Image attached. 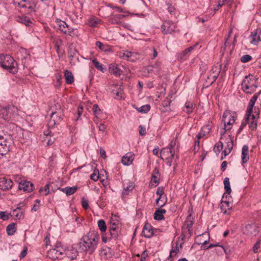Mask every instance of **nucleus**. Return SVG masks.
Returning <instances> with one entry per match:
<instances>
[{
  "instance_id": "f257e3e1",
  "label": "nucleus",
  "mask_w": 261,
  "mask_h": 261,
  "mask_svg": "<svg viewBox=\"0 0 261 261\" xmlns=\"http://www.w3.org/2000/svg\"><path fill=\"white\" fill-rule=\"evenodd\" d=\"M99 234L96 231H90L84 236L79 243L81 251L92 254L97 248Z\"/></svg>"
},
{
  "instance_id": "f03ea898",
  "label": "nucleus",
  "mask_w": 261,
  "mask_h": 261,
  "mask_svg": "<svg viewBox=\"0 0 261 261\" xmlns=\"http://www.w3.org/2000/svg\"><path fill=\"white\" fill-rule=\"evenodd\" d=\"M257 79L249 74L245 76L242 82V90L246 94H252L254 92L257 87Z\"/></svg>"
},
{
  "instance_id": "7ed1b4c3",
  "label": "nucleus",
  "mask_w": 261,
  "mask_h": 261,
  "mask_svg": "<svg viewBox=\"0 0 261 261\" xmlns=\"http://www.w3.org/2000/svg\"><path fill=\"white\" fill-rule=\"evenodd\" d=\"M1 67L12 74L18 71L16 62L9 55L1 54Z\"/></svg>"
},
{
  "instance_id": "20e7f679",
  "label": "nucleus",
  "mask_w": 261,
  "mask_h": 261,
  "mask_svg": "<svg viewBox=\"0 0 261 261\" xmlns=\"http://www.w3.org/2000/svg\"><path fill=\"white\" fill-rule=\"evenodd\" d=\"M258 118L259 115H246L245 119L242 122L239 129L242 130L247 124H248L250 129L252 130H255Z\"/></svg>"
},
{
  "instance_id": "39448f33",
  "label": "nucleus",
  "mask_w": 261,
  "mask_h": 261,
  "mask_svg": "<svg viewBox=\"0 0 261 261\" xmlns=\"http://www.w3.org/2000/svg\"><path fill=\"white\" fill-rule=\"evenodd\" d=\"M175 145V142L172 140L169 146L167 147L163 148L160 151V158L163 160H168L170 158H173L174 156V152L172 149Z\"/></svg>"
},
{
  "instance_id": "423d86ee",
  "label": "nucleus",
  "mask_w": 261,
  "mask_h": 261,
  "mask_svg": "<svg viewBox=\"0 0 261 261\" xmlns=\"http://www.w3.org/2000/svg\"><path fill=\"white\" fill-rule=\"evenodd\" d=\"M176 28V24L170 21L165 22L161 26L162 32L164 34H171L174 32Z\"/></svg>"
},
{
  "instance_id": "0eeeda50",
  "label": "nucleus",
  "mask_w": 261,
  "mask_h": 261,
  "mask_svg": "<svg viewBox=\"0 0 261 261\" xmlns=\"http://www.w3.org/2000/svg\"><path fill=\"white\" fill-rule=\"evenodd\" d=\"M258 232V226L254 223L246 225L243 230L244 233L247 235L256 236Z\"/></svg>"
},
{
  "instance_id": "6e6552de",
  "label": "nucleus",
  "mask_w": 261,
  "mask_h": 261,
  "mask_svg": "<svg viewBox=\"0 0 261 261\" xmlns=\"http://www.w3.org/2000/svg\"><path fill=\"white\" fill-rule=\"evenodd\" d=\"M232 115H223L222 122L224 123V126L227 128V129H230L231 128V125L234 123L235 118Z\"/></svg>"
},
{
  "instance_id": "1a4fd4ad",
  "label": "nucleus",
  "mask_w": 261,
  "mask_h": 261,
  "mask_svg": "<svg viewBox=\"0 0 261 261\" xmlns=\"http://www.w3.org/2000/svg\"><path fill=\"white\" fill-rule=\"evenodd\" d=\"M154 232L153 227L149 223H145L143 228L142 236L145 238H150L153 235Z\"/></svg>"
},
{
  "instance_id": "9d476101",
  "label": "nucleus",
  "mask_w": 261,
  "mask_h": 261,
  "mask_svg": "<svg viewBox=\"0 0 261 261\" xmlns=\"http://www.w3.org/2000/svg\"><path fill=\"white\" fill-rule=\"evenodd\" d=\"M260 93H261V90L259 92L255 93L251 97V98L250 99V100L249 102V103H248V105L247 107V109L246 111V114H251V113H253V108L254 107V105L256 100L258 98V96L260 95Z\"/></svg>"
},
{
  "instance_id": "9b49d317",
  "label": "nucleus",
  "mask_w": 261,
  "mask_h": 261,
  "mask_svg": "<svg viewBox=\"0 0 261 261\" xmlns=\"http://www.w3.org/2000/svg\"><path fill=\"white\" fill-rule=\"evenodd\" d=\"M18 188L20 190L31 192L33 190L34 185L30 181L23 180L19 183Z\"/></svg>"
},
{
  "instance_id": "f8f14e48",
  "label": "nucleus",
  "mask_w": 261,
  "mask_h": 261,
  "mask_svg": "<svg viewBox=\"0 0 261 261\" xmlns=\"http://www.w3.org/2000/svg\"><path fill=\"white\" fill-rule=\"evenodd\" d=\"M260 35L261 30H256L254 32H252L250 36V43L252 44L256 45L259 41H261Z\"/></svg>"
},
{
  "instance_id": "ddd939ff",
  "label": "nucleus",
  "mask_w": 261,
  "mask_h": 261,
  "mask_svg": "<svg viewBox=\"0 0 261 261\" xmlns=\"http://www.w3.org/2000/svg\"><path fill=\"white\" fill-rule=\"evenodd\" d=\"M13 185L12 181L6 177H1V190L6 191L10 189Z\"/></svg>"
},
{
  "instance_id": "4468645a",
  "label": "nucleus",
  "mask_w": 261,
  "mask_h": 261,
  "mask_svg": "<svg viewBox=\"0 0 261 261\" xmlns=\"http://www.w3.org/2000/svg\"><path fill=\"white\" fill-rule=\"evenodd\" d=\"M134 160V154L133 152L126 153L121 159L122 163L125 166H128L132 164Z\"/></svg>"
},
{
  "instance_id": "2eb2a0df",
  "label": "nucleus",
  "mask_w": 261,
  "mask_h": 261,
  "mask_svg": "<svg viewBox=\"0 0 261 261\" xmlns=\"http://www.w3.org/2000/svg\"><path fill=\"white\" fill-rule=\"evenodd\" d=\"M160 173L158 168L155 167L153 172L151 176V184L154 182L155 185H151V187H156L159 184L160 182Z\"/></svg>"
},
{
  "instance_id": "dca6fc26",
  "label": "nucleus",
  "mask_w": 261,
  "mask_h": 261,
  "mask_svg": "<svg viewBox=\"0 0 261 261\" xmlns=\"http://www.w3.org/2000/svg\"><path fill=\"white\" fill-rule=\"evenodd\" d=\"M109 233L110 239L117 240L121 235V227H117V228H109Z\"/></svg>"
},
{
  "instance_id": "f3484780",
  "label": "nucleus",
  "mask_w": 261,
  "mask_h": 261,
  "mask_svg": "<svg viewBox=\"0 0 261 261\" xmlns=\"http://www.w3.org/2000/svg\"><path fill=\"white\" fill-rule=\"evenodd\" d=\"M220 72V68L217 66L213 67L211 70V76L212 77V81L210 82V85H212L218 78Z\"/></svg>"
},
{
  "instance_id": "a211bd4d",
  "label": "nucleus",
  "mask_w": 261,
  "mask_h": 261,
  "mask_svg": "<svg viewBox=\"0 0 261 261\" xmlns=\"http://www.w3.org/2000/svg\"><path fill=\"white\" fill-rule=\"evenodd\" d=\"M166 213V211L165 209H158L155 210L153 218L158 221L162 220L165 219L164 214Z\"/></svg>"
},
{
  "instance_id": "6ab92c4d",
  "label": "nucleus",
  "mask_w": 261,
  "mask_h": 261,
  "mask_svg": "<svg viewBox=\"0 0 261 261\" xmlns=\"http://www.w3.org/2000/svg\"><path fill=\"white\" fill-rule=\"evenodd\" d=\"M248 151V145H244L242 149V162L243 164L246 163L249 160Z\"/></svg>"
},
{
  "instance_id": "aec40b11",
  "label": "nucleus",
  "mask_w": 261,
  "mask_h": 261,
  "mask_svg": "<svg viewBox=\"0 0 261 261\" xmlns=\"http://www.w3.org/2000/svg\"><path fill=\"white\" fill-rule=\"evenodd\" d=\"M4 139L3 137L1 136V146H3V149L2 150L1 149V156H3L4 155H5L7 154V153L9 151V144H7L8 141L7 139H5L4 141V143L2 141V140Z\"/></svg>"
},
{
  "instance_id": "412c9836",
  "label": "nucleus",
  "mask_w": 261,
  "mask_h": 261,
  "mask_svg": "<svg viewBox=\"0 0 261 261\" xmlns=\"http://www.w3.org/2000/svg\"><path fill=\"white\" fill-rule=\"evenodd\" d=\"M109 70L111 73L115 75H120L122 73V71L118 67L117 65L115 64H111L110 65Z\"/></svg>"
},
{
  "instance_id": "4be33fe9",
  "label": "nucleus",
  "mask_w": 261,
  "mask_h": 261,
  "mask_svg": "<svg viewBox=\"0 0 261 261\" xmlns=\"http://www.w3.org/2000/svg\"><path fill=\"white\" fill-rule=\"evenodd\" d=\"M17 21L24 24L27 27H31L33 24L29 17L26 16H19L17 18Z\"/></svg>"
},
{
  "instance_id": "5701e85b",
  "label": "nucleus",
  "mask_w": 261,
  "mask_h": 261,
  "mask_svg": "<svg viewBox=\"0 0 261 261\" xmlns=\"http://www.w3.org/2000/svg\"><path fill=\"white\" fill-rule=\"evenodd\" d=\"M61 191L66 193L67 196H69L73 194L77 190V186H73L72 187H67L64 188L60 189Z\"/></svg>"
},
{
  "instance_id": "b1692460",
  "label": "nucleus",
  "mask_w": 261,
  "mask_h": 261,
  "mask_svg": "<svg viewBox=\"0 0 261 261\" xmlns=\"http://www.w3.org/2000/svg\"><path fill=\"white\" fill-rule=\"evenodd\" d=\"M193 224V221L191 220H187L185 222V224L182 227V230H187L190 236L192 233V226Z\"/></svg>"
},
{
  "instance_id": "393cba45",
  "label": "nucleus",
  "mask_w": 261,
  "mask_h": 261,
  "mask_svg": "<svg viewBox=\"0 0 261 261\" xmlns=\"http://www.w3.org/2000/svg\"><path fill=\"white\" fill-rule=\"evenodd\" d=\"M6 231L8 235H13L16 231V224L15 223H12L9 224L7 226Z\"/></svg>"
},
{
  "instance_id": "a878e982",
  "label": "nucleus",
  "mask_w": 261,
  "mask_h": 261,
  "mask_svg": "<svg viewBox=\"0 0 261 261\" xmlns=\"http://www.w3.org/2000/svg\"><path fill=\"white\" fill-rule=\"evenodd\" d=\"M64 76L66 82L68 84H71L74 82V77L71 72L68 70L65 71Z\"/></svg>"
},
{
  "instance_id": "bb28decb",
  "label": "nucleus",
  "mask_w": 261,
  "mask_h": 261,
  "mask_svg": "<svg viewBox=\"0 0 261 261\" xmlns=\"http://www.w3.org/2000/svg\"><path fill=\"white\" fill-rule=\"evenodd\" d=\"M139 113H147L150 109V106L149 105H145L139 107H136L135 105L133 106Z\"/></svg>"
},
{
  "instance_id": "cd10ccee",
  "label": "nucleus",
  "mask_w": 261,
  "mask_h": 261,
  "mask_svg": "<svg viewBox=\"0 0 261 261\" xmlns=\"http://www.w3.org/2000/svg\"><path fill=\"white\" fill-rule=\"evenodd\" d=\"M95 45L102 51L105 52L111 51V48L110 47V46L103 44L102 42L100 41H96L95 43Z\"/></svg>"
},
{
  "instance_id": "c85d7f7f",
  "label": "nucleus",
  "mask_w": 261,
  "mask_h": 261,
  "mask_svg": "<svg viewBox=\"0 0 261 261\" xmlns=\"http://www.w3.org/2000/svg\"><path fill=\"white\" fill-rule=\"evenodd\" d=\"M58 25V29L60 30L63 33H66L67 28L69 26L65 21L60 20L57 22Z\"/></svg>"
},
{
  "instance_id": "c756f323",
  "label": "nucleus",
  "mask_w": 261,
  "mask_h": 261,
  "mask_svg": "<svg viewBox=\"0 0 261 261\" xmlns=\"http://www.w3.org/2000/svg\"><path fill=\"white\" fill-rule=\"evenodd\" d=\"M3 109L6 110L7 114H13L16 113L18 111V109L14 106H8L7 107H3Z\"/></svg>"
},
{
  "instance_id": "7c9ffc66",
  "label": "nucleus",
  "mask_w": 261,
  "mask_h": 261,
  "mask_svg": "<svg viewBox=\"0 0 261 261\" xmlns=\"http://www.w3.org/2000/svg\"><path fill=\"white\" fill-rule=\"evenodd\" d=\"M193 105L191 102H187L185 103V107L183 109L184 112L187 113H191L193 112Z\"/></svg>"
},
{
  "instance_id": "2f4dec72",
  "label": "nucleus",
  "mask_w": 261,
  "mask_h": 261,
  "mask_svg": "<svg viewBox=\"0 0 261 261\" xmlns=\"http://www.w3.org/2000/svg\"><path fill=\"white\" fill-rule=\"evenodd\" d=\"M126 16V15H123V14L113 15L111 17L112 22H113V23L115 22L116 23H119L120 21H117V19L120 20V19H123L124 17H125Z\"/></svg>"
},
{
  "instance_id": "473e14b6",
  "label": "nucleus",
  "mask_w": 261,
  "mask_h": 261,
  "mask_svg": "<svg viewBox=\"0 0 261 261\" xmlns=\"http://www.w3.org/2000/svg\"><path fill=\"white\" fill-rule=\"evenodd\" d=\"M156 195H159V197L156 200V204H159V201L161 200V199L162 198V196L164 194V187H158L157 191L156 192Z\"/></svg>"
},
{
  "instance_id": "72a5a7b5",
  "label": "nucleus",
  "mask_w": 261,
  "mask_h": 261,
  "mask_svg": "<svg viewBox=\"0 0 261 261\" xmlns=\"http://www.w3.org/2000/svg\"><path fill=\"white\" fill-rule=\"evenodd\" d=\"M98 227L101 232H105L107 230V225L103 220L100 219L97 222Z\"/></svg>"
},
{
  "instance_id": "f704fd0d",
  "label": "nucleus",
  "mask_w": 261,
  "mask_h": 261,
  "mask_svg": "<svg viewBox=\"0 0 261 261\" xmlns=\"http://www.w3.org/2000/svg\"><path fill=\"white\" fill-rule=\"evenodd\" d=\"M11 216L15 217L17 219H21L23 218V212L19 210L15 209L12 212V214Z\"/></svg>"
},
{
  "instance_id": "c9c22d12",
  "label": "nucleus",
  "mask_w": 261,
  "mask_h": 261,
  "mask_svg": "<svg viewBox=\"0 0 261 261\" xmlns=\"http://www.w3.org/2000/svg\"><path fill=\"white\" fill-rule=\"evenodd\" d=\"M92 63L94 65L95 67L98 70L102 72H104L103 65L100 63L96 59H94L92 61Z\"/></svg>"
},
{
  "instance_id": "e433bc0d",
  "label": "nucleus",
  "mask_w": 261,
  "mask_h": 261,
  "mask_svg": "<svg viewBox=\"0 0 261 261\" xmlns=\"http://www.w3.org/2000/svg\"><path fill=\"white\" fill-rule=\"evenodd\" d=\"M133 53L128 51H126L123 53L122 57L123 58V59L129 60L130 61H134V60L132 59V57L133 56Z\"/></svg>"
},
{
  "instance_id": "4c0bfd02",
  "label": "nucleus",
  "mask_w": 261,
  "mask_h": 261,
  "mask_svg": "<svg viewBox=\"0 0 261 261\" xmlns=\"http://www.w3.org/2000/svg\"><path fill=\"white\" fill-rule=\"evenodd\" d=\"M226 208H227L228 210L230 208L229 202L222 201L221 208L224 214L227 213Z\"/></svg>"
},
{
  "instance_id": "58836bf2",
  "label": "nucleus",
  "mask_w": 261,
  "mask_h": 261,
  "mask_svg": "<svg viewBox=\"0 0 261 261\" xmlns=\"http://www.w3.org/2000/svg\"><path fill=\"white\" fill-rule=\"evenodd\" d=\"M50 253L55 254L56 255V257L58 258L59 256L60 255H62L64 253V252H63V250L61 248L57 247V249H53L51 250H50Z\"/></svg>"
},
{
  "instance_id": "ea45409f",
  "label": "nucleus",
  "mask_w": 261,
  "mask_h": 261,
  "mask_svg": "<svg viewBox=\"0 0 261 261\" xmlns=\"http://www.w3.org/2000/svg\"><path fill=\"white\" fill-rule=\"evenodd\" d=\"M99 20L95 18H91L88 20V25L91 27H95L98 24Z\"/></svg>"
},
{
  "instance_id": "a19ab883",
  "label": "nucleus",
  "mask_w": 261,
  "mask_h": 261,
  "mask_svg": "<svg viewBox=\"0 0 261 261\" xmlns=\"http://www.w3.org/2000/svg\"><path fill=\"white\" fill-rule=\"evenodd\" d=\"M50 116V119L49 120V123L50 125H55L58 122V120H56V118H59V119H61V117L58 116V115H49Z\"/></svg>"
},
{
  "instance_id": "79ce46f5",
  "label": "nucleus",
  "mask_w": 261,
  "mask_h": 261,
  "mask_svg": "<svg viewBox=\"0 0 261 261\" xmlns=\"http://www.w3.org/2000/svg\"><path fill=\"white\" fill-rule=\"evenodd\" d=\"M223 148V143L221 141H219L217 144H215L214 149L215 150L216 148L217 150L216 151L220 152L222 150Z\"/></svg>"
},
{
  "instance_id": "37998d69",
  "label": "nucleus",
  "mask_w": 261,
  "mask_h": 261,
  "mask_svg": "<svg viewBox=\"0 0 261 261\" xmlns=\"http://www.w3.org/2000/svg\"><path fill=\"white\" fill-rule=\"evenodd\" d=\"M91 110L93 111V114H99L101 113V110L98 107V106L96 104H94L93 105L91 108Z\"/></svg>"
},
{
  "instance_id": "c03bdc74",
  "label": "nucleus",
  "mask_w": 261,
  "mask_h": 261,
  "mask_svg": "<svg viewBox=\"0 0 261 261\" xmlns=\"http://www.w3.org/2000/svg\"><path fill=\"white\" fill-rule=\"evenodd\" d=\"M35 203L34 204L33 207L32 208L31 211H34V212L37 211L39 209V208L40 206V200L36 199V200H35Z\"/></svg>"
},
{
  "instance_id": "a18cd8bd",
  "label": "nucleus",
  "mask_w": 261,
  "mask_h": 261,
  "mask_svg": "<svg viewBox=\"0 0 261 261\" xmlns=\"http://www.w3.org/2000/svg\"><path fill=\"white\" fill-rule=\"evenodd\" d=\"M251 59H252V57L251 56L248 55H243L241 58V61L243 63H246V62H248L249 61H250Z\"/></svg>"
},
{
  "instance_id": "49530a36",
  "label": "nucleus",
  "mask_w": 261,
  "mask_h": 261,
  "mask_svg": "<svg viewBox=\"0 0 261 261\" xmlns=\"http://www.w3.org/2000/svg\"><path fill=\"white\" fill-rule=\"evenodd\" d=\"M77 53V50L74 48L70 47L68 52V56L70 58H73Z\"/></svg>"
},
{
  "instance_id": "de8ad7c7",
  "label": "nucleus",
  "mask_w": 261,
  "mask_h": 261,
  "mask_svg": "<svg viewBox=\"0 0 261 261\" xmlns=\"http://www.w3.org/2000/svg\"><path fill=\"white\" fill-rule=\"evenodd\" d=\"M226 143H227V146L226 147V149L231 151L232 149V148H233V138L230 137V141H228Z\"/></svg>"
},
{
  "instance_id": "09e8293b",
  "label": "nucleus",
  "mask_w": 261,
  "mask_h": 261,
  "mask_svg": "<svg viewBox=\"0 0 261 261\" xmlns=\"http://www.w3.org/2000/svg\"><path fill=\"white\" fill-rule=\"evenodd\" d=\"M82 205L85 210H87L89 208L88 200L86 199L84 197L82 198Z\"/></svg>"
},
{
  "instance_id": "8fccbe9b",
  "label": "nucleus",
  "mask_w": 261,
  "mask_h": 261,
  "mask_svg": "<svg viewBox=\"0 0 261 261\" xmlns=\"http://www.w3.org/2000/svg\"><path fill=\"white\" fill-rule=\"evenodd\" d=\"M196 45L191 46L189 47L188 48H186L183 52H182V55L184 56H186L187 55H189V53L194 49V47Z\"/></svg>"
},
{
  "instance_id": "3c124183",
  "label": "nucleus",
  "mask_w": 261,
  "mask_h": 261,
  "mask_svg": "<svg viewBox=\"0 0 261 261\" xmlns=\"http://www.w3.org/2000/svg\"><path fill=\"white\" fill-rule=\"evenodd\" d=\"M132 186L130 185L127 186L126 187H124V189L122 191V195H127L128 194V192L131 191L132 190Z\"/></svg>"
},
{
  "instance_id": "603ef678",
  "label": "nucleus",
  "mask_w": 261,
  "mask_h": 261,
  "mask_svg": "<svg viewBox=\"0 0 261 261\" xmlns=\"http://www.w3.org/2000/svg\"><path fill=\"white\" fill-rule=\"evenodd\" d=\"M261 243V240H259L258 241L256 242L255 244L254 245V246L253 247V251L254 253H257L258 251V249L260 247V244Z\"/></svg>"
},
{
  "instance_id": "864d4df0",
  "label": "nucleus",
  "mask_w": 261,
  "mask_h": 261,
  "mask_svg": "<svg viewBox=\"0 0 261 261\" xmlns=\"http://www.w3.org/2000/svg\"><path fill=\"white\" fill-rule=\"evenodd\" d=\"M212 128V125L209 122L206 125L202 127V130L204 132V133H208Z\"/></svg>"
},
{
  "instance_id": "5fc2aeb1",
  "label": "nucleus",
  "mask_w": 261,
  "mask_h": 261,
  "mask_svg": "<svg viewBox=\"0 0 261 261\" xmlns=\"http://www.w3.org/2000/svg\"><path fill=\"white\" fill-rule=\"evenodd\" d=\"M9 218V215L6 212H1V219L3 220H8Z\"/></svg>"
},
{
  "instance_id": "6e6d98bb",
  "label": "nucleus",
  "mask_w": 261,
  "mask_h": 261,
  "mask_svg": "<svg viewBox=\"0 0 261 261\" xmlns=\"http://www.w3.org/2000/svg\"><path fill=\"white\" fill-rule=\"evenodd\" d=\"M44 190V192H45V195H47V194H48L49 191V184H46L44 187V189H42L41 188L40 190H39V192H42V191Z\"/></svg>"
},
{
  "instance_id": "4d7b16f0",
  "label": "nucleus",
  "mask_w": 261,
  "mask_h": 261,
  "mask_svg": "<svg viewBox=\"0 0 261 261\" xmlns=\"http://www.w3.org/2000/svg\"><path fill=\"white\" fill-rule=\"evenodd\" d=\"M27 251H28V248L27 247H25L23 248V250L21 251V252L19 255L20 258L22 259V258H24L27 254Z\"/></svg>"
},
{
  "instance_id": "13d9d810",
  "label": "nucleus",
  "mask_w": 261,
  "mask_h": 261,
  "mask_svg": "<svg viewBox=\"0 0 261 261\" xmlns=\"http://www.w3.org/2000/svg\"><path fill=\"white\" fill-rule=\"evenodd\" d=\"M90 177L92 180L95 181L98 180L99 178V176L97 173H96L95 171L91 175Z\"/></svg>"
},
{
  "instance_id": "bf43d9fd",
  "label": "nucleus",
  "mask_w": 261,
  "mask_h": 261,
  "mask_svg": "<svg viewBox=\"0 0 261 261\" xmlns=\"http://www.w3.org/2000/svg\"><path fill=\"white\" fill-rule=\"evenodd\" d=\"M73 30H74L73 28H71L68 26L65 34H67L68 35L72 36L74 35Z\"/></svg>"
},
{
  "instance_id": "052dcab7",
  "label": "nucleus",
  "mask_w": 261,
  "mask_h": 261,
  "mask_svg": "<svg viewBox=\"0 0 261 261\" xmlns=\"http://www.w3.org/2000/svg\"><path fill=\"white\" fill-rule=\"evenodd\" d=\"M177 251H178V249L177 248V247H176V250H174V249H172L170 252V255L167 258V260L166 261H171V260H170V258H171V257L173 256V253H176Z\"/></svg>"
},
{
  "instance_id": "680f3d73",
  "label": "nucleus",
  "mask_w": 261,
  "mask_h": 261,
  "mask_svg": "<svg viewBox=\"0 0 261 261\" xmlns=\"http://www.w3.org/2000/svg\"><path fill=\"white\" fill-rule=\"evenodd\" d=\"M148 256V254L147 253L146 250L144 251L141 254V257L140 258V261H145L146 257Z\"/></svg>"
},
{
  "instance_id": "e2e57ef3",
  "label": "nucleus",
  "mask_w": 261,
  "mask_h": 261,
  "mask_svg": "<svg viewBox=\"0 0 261 261\" xmlns=\"http://www.w3.org/2000/svg\"><path fill=\"white\" fill-rule=\"evenodd\" d=\"M146 134V129L142 125L139 126V134L141 136L144 135Z\"/></svg>"
},
{
  "instance_id": "0e129e2a",
  "label": "nucleus",
  "mask_w": 261,
  "mask_h": 261,
  "mask_svg": "<svg viewBox=\"0 0 261 261\" xmlns=\"http://www.w3.org/2000/svg\"><path fill=\"white\" fill-rule=\"evenodd\" d=\"M47 145H52L55 141V138H51V137L50 136L49 138H47Z\"/></svg>"
},
{
  "instance_id": "69168bd1",
  "label": "nucleus",
  "mask_w": 261,
  "mask_h": 261,
  "mask_svg": "<svg viewBox=\"0 0 261 261\" xmlns=\"http://www.w3.org/2000/svg\"><path fill=\"white\" fill-rule=\"evenodd\" d=\"M224 189H225V190L226 193H227L228 194H230V193L231 192V188H230V184L229 185H225L224 186Z\"/></svg>"
},
{
  "instance_id": "338daca9",
  "label": "nucleus",
  "mask_w": 261,
  "mask_h": 261,
  "mask_svg": "<svg viewBox=\"0 0 261 261\" xmlns=\"http://www.w3.org/2000/svg\"><path fill=\"white\" fill-rule=\"evenodd\" d=\"M25 205V202L24 201L20 202L18 204L17 207L15 209L20 211Z\"/></svg>"
},
{
  "instance_id": "774afa93",
  "label": "nucleus",
  "mask_w": 261,
  "mask_h": 261,
  "mask_svg": "<svg viewBox=\"0 0 261 261\" xmlns=\"http://www.w3.org/2000/svg\"><path fill=\"white\" fill-rule=\"evenodd\" d=\"M99 151H100V154L101 156L103 159H106L107 157V155H106V152L105 150L103 148H100Z\"/></svg>"
}]
</instances>
